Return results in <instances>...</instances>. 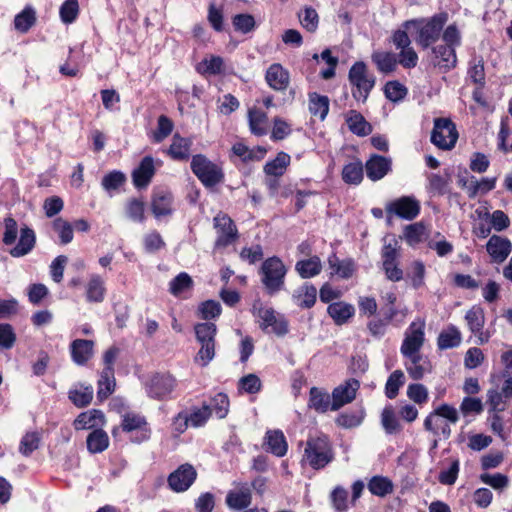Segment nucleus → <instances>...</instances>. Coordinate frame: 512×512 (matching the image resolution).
I'll return each mask as SVG.
<instances>
[{
    "label": "nucleus",
    "mask_w": 512,
    "mask_h": 512,
    "mask_svg": "<svg viewBox=\"0 0 512 512\" xmlns=\"http://www.w3.org/2000/svg\"><path fill=\"white\" fill-rule=\"evenodd\" d=\"M4 231L2 242L6 246L15 244L20 233L17 244L9 250V254L14 258H21L34 249L36 245V234L33 229L23 225L20 229L16 220L12 217H6L3 221Z\"/></svg>",
    "instance_id": "1"
},
{
    "label": "nucleus",
    "mask_w": 512,
    "mask_h": 512,
    "mask_svg": "<svg viewBox=\"0 0 512 512\" xmlns=\"http://www.w3.org/2000/svg\"><path fill=\"white\" fill-rule=\"evenodd\" d=\"M334 458L332 445L326 435L310 436L306 441L303 459L315 470L324 468Z\"/></svg>",
    "instance_id": "2"
},
{
    "label": "nucleus",
    "mask_w": 512,
    "mask_h": 512,
    "mask_svg": "<svg viewBox=\"0 0 512 512\" xmlns=\"http://www.w3.org/2000/svg\"><path fill=\"white\" fill-rule=\"evenodd\" d=\"M458 420L457 410L448 404H442L426 417L424 428L434 436H442L444 439H448L451 435L449 423L455 424Z\"/></svg>",
    "instance_id": "3"
},
{
    "label": "nucleus",
    "mask_w": 512,
    "mask_h": 512,
    "mask_svg": "<svg viewBox=\"0 0 512 512\" xmlns=\"http://www.w3.org/2000/svg\"><path fill=\"white\" fill-rule=\"evenodd\" d=\"M447 21L445 14H439L432 17L427 23L421 24L416 20L407 21L404 26L409 29L411 26L417 28L418 37L417 43L423 48H428L432 43L438 40L444 24Z\"/></svg>",
    "instance_id": "4"
},
{
    "label": "nucleus",
    "mask_w": 512,
    "mask_h": 512,
    "mask_svg": "<svg viewBox=\"0 0 512 512\" xmlns=\"http://www.w3.org/2000/svg\"><path fill=\"white\" fill-rule=\"evenodd\" d=\"M194 333L201 345L196 360L200 361L202 366H206L215 356L216 326L210 322L198 324L194 327Z\"/></svg>",
    "instance_id": "5"
},
{
    "label": "nucleus",
    "mask_w": 512,
    "mask_h": 512,
    "mask_svg": "<svg viewBox=\"0 0 512 512\" xmlns=\"http://www.w3.org/2000/svg\"><path fill=\"white\" fill-rule=\"evenodd\" d=\"M349 81L355 87L352 92L356 100L366 101L375 85V77L370 75L364 62H356L349 70Z\"/></svg>",
    "instance_id": "6"
},
{
    "label": "nucleus",
    "mask_w": 512,
    "mask_h": 512,
    "mask_svg": "<svg viewBox=\"0 0 512 512\" xmlns=\"http://www.w3.org/2000/svg\"><path fill=\"white\" fill-rule=\"evenodd\" d=\"M458 140L456 125L449 118H435L431 142L442 150H451Z\"/></svg>",
    "instance_id": "7"
},
{
    "label": "nucleus",
    "mask_w": 512,
    "mask_h": 512,
    "mask_svg": "<svg viewBox=\"0 0 512 512\" xmlns=\"http://www.w3.org/2000/svg\"><path fill=\"white\" fill-rule=\"evenodd\" d=\"M262 282L269 294L279 291L284 284L286 269L282 261L277 257L265 260L261 267Z\"/></svg>",
    "instance_id": "8"
},
{
    "label": "nucleus",
    "mask_w": 512,
    "mask_h": 512,
    "mask_svg": "<svg viewBox=\"0 0 512 512\" xmlns=\"http://www.w3.org/2000/svg\"><path fill=\"white\" fill-rule=\"evenodd\" d=\"M194 174L207 188L216 186L224 178L222 169L201 154L194 155Z\"/></svg>",
    "instance_id": "9"
},
{
    "label": "nucleus",
    "mask_w": 512,
    "mask_h": 512,
    "mask_svg": "<svg viewBox=\"0 0 512 512\" xmlns=\"http://www.w3.org/2000/svg\"><path fill=\"white\" fill-rule=\"evenodd\" d=\"M217 233L216 248H224L235 243L239 238L238 229L232 218L226 213L219 212L213 219Z\"/></svg>",
    "instance_id": "10"
},
{
    "label": "nucleus",
    "mask_w": 512,
    "mask_h": 512,
    "mask_svg": "<svg viewBox=\"0 0 512 512\" xmlns=\"http://www.w3.org/2000/svg\"><path fill=\"white\" fill-rule=\"evenodd\" d=\"M146 392L154 399H164L174 386L175 379L168 373H154L144 382Z\"/></svg>",
    "instance_id": "11"
},
{
    "label": "nucleus",
    "mask_w": 512,
    "mask_h": 512,
    "mask_svg": "<svg viewBox=\"0 0 512 512\" xmlns=\"http://www.w3.org/2000/svg\"><path fill=\"white\" fill-rule=\"evenodd\" d=\"M122 429L125 432L131 433V441L135 443H142L150 438V428L144 417L128 413L123 416Z\"/></svg>",
    "instance_id": "12"
},
{
    "label": "nucleus",
    "mask_w": 512,
    "mask_h": 512,
    "mask_svg": "<svg viewBox=\"0 0 512 512\" xmlns=\"http://www.w3.org/2000/svg\"><path fill=\"white\" fill-rule=\"evenodd\" d=\"M360 387V383L357 379L350 378L343 384L339 385L333 390L331 410L336 411L345 404L352 402L356 397V392Z\"/></svg>",
    "instance_id": "13"
},
{
    "label": "nucleus",
    "mask_w": 512,
    "mask_h": 512,
    "mask_svg": "<svg viewBox=\"0 0 512 512\" xmlns=\"http://www.w3.org/2000/svg\"><path fill=\"white\" fill-rule=\"evenodd\" d=\"M258 317L261 319L260 327L263 330L283 336L288 332L287 321L277 316L272 308H259Z\"/></svg>",
    "instance_id": "14"
},
{
    "label": "nucleus",
    "mask_w": 512,
    "mask_h": 512,
    "mask_svg": "<svg viewBox=\"0 0 512 512\" xmlns=\"http://www.w3.org/2000/svg\"><path fill=\"white\" fill-rule=\"evenodd\" d=\"M419 211V202L407 196L389 203L386 207L387 214H396L397 216L407 220L414 219L419 214Z\"/></svg>",
    "instance_id": "15"
},
{
    "label": "nucleus",
    "mask_w": 512,
    "mask_h": 512,
    "mask_svg": "<svg viewBox=\"0 0 512 512\" xmlns=\"http://www.w3.org/2000/svg\"><path fill=\"white\" fill-rule=\"evenodd\" d=\"M155 174L154 159L151 156H145L137 168L132 172L133 184L136 188H146Z\"/></svg>",
    "instance_id": "16"
},
{
    "label": "nucleus",
    "mask_w": 512,
    "mask_h": 512,
    "mask_svg": "<svg viewBox=\"0 0 512 512\" xmlns=\"http://www.w3.org/2000/svg\"><path fill=\"white\" fill-rule=\"evenodd\" d=\"M486 249L493 262L502 263L511 253L512 244L507 238L493 235L488 240Z\"/></svg>",
    "instance_id": "17"
},
{
    "label": "nucleus",
    "mask_w": 512,
    "mask_h": 512,
    "mask_svg": "<svg viewBox=\"0 0 512 512\" xmlns=\"http://www.w3.org/2000/svg\"><path fill=\"white\" fill-rule=\"evenodd\" d=\"M169 487L175 492L186 491L192 484V465L186 463L168 477Z\"/></svg>",
    "instance_id": "18"
},
{
    "label": "nucleus",
    "mask_w": 512,
    "mask_h": 512,
    "mask_svg": "<svg viewBox=\"0 0 512 512\" xmlns=\"http://www.w3.org/2000/svg\"><path fill=\"white\" fill-rule=\"evenodd\" d=\"M70 354L77 365H85L94 354V342L92 340L76 339L70 344Z\"/></svg>",
    "instance_id": "19"
},
{
    "label": "nucleus",
    "mask_w": 512,
    "mask_h": 512,
    "mask_svg": "<svg viewBox=\"0 0 512 512\" xmlns=\"http://www.w3.org/2000/svg\"><path fill=\"white\" fill-rule=\"evenodd\" d=\"M432 62L435 66L444 69L455 67L457 58L454 47L439 44L432 48Z\"/></svg>",
    "instance_id": "20"
},
{
    "label": "nucleus",
    "mask_w": 512,
    "mask_h": 512,
    "mask_svg": "<svg viewBox=\"0 0 512 512\" xmlns=\"http://www.w3.org/2000/svg\"><path fill=\"white\" fill-rule=\"evenodd\" d=\"M86 300L89 303H101L105 299V281L98 274H91L85 287Z\"/></svg>",
    "instance_id": "21"
},
{
    "label": "nucleus",
    "mask_w": 512,
    "mask_h": 512,
    "mask_svg": "<svg viewBox=\"0 0 512 512\" xmlns=\"http://www.w3.org/2000/svg\"><path fill=\"white\" fill-rule=\"evenodd\" d=\"M265 78L269 86L276 91H284L289 85V73L280 64H272Z\"/></svg>",
    "instance_id": "22"
},
{
    "label": "nucleus",
    "mask_w": 512,
    "mask_h": 512,
    "mask_svg": "<svg viewBox=\"0 0 512 512\" xmlns=\"http://www.w3.org/2000/svg\"><path fill=\"white\" fill-rule=\"evenodd\" d=\"M172 194L169 191L159 189L156 190L152 198V212L154 216L159 219L162 216H167L172 212Z\"/></svg>",
    "instance_id": "23"
},
{
    "label": "nucleus",
    "mask_w": 512,
    "mask_h": 512,
    "mask_svg": "<svg viewBox=\"0 0 512 512\" xmlns=\"http://www.w3.org/2000/svg\"><path fill=\"white\" fill-rule=\"evenodd\" d=\"M367 176L373 180L383 178L390 169V161L380 155H373L365 165Z\"/></svg>",
    "instance_id": "24"
},
{
    "label": "nucleus",
    "mask_w": 512,
    "mask_h": 512,
    "mask_svg": "<svg viewBox=\"0 0 512 512\" xmlns=\"http://www.w3.org/2000/svg\"><path fill=\"white\" fill-rule=\"evenodd\" d=\"M104 414L100 410L92 409L78 415L74 426L79 429H93L104 424Z\"/></svg>",
    "instance_id": "25"
},
{
    "label": "nucleus",
    "mask_w": 512,
    "mask_h": 512,
    "mask_svg": "<svg viewBox=\"0 0 512 512\" xmlns=\"http://www.w3.org/2000/svg\"><path fill=\"white\" fill-rule=\"evenodd\" d=\"M227 505L236 510L246 508L251 503V492L249 487L245 484L238 489L230 491L226 498Z\"/></svg>",
    "instance_id": "26"
},
{
    "label": "nucleus",
    "mask_w": 512,
    "mask_h": 512,
    "mask_svg": "<svg viewBox=\"0 0 512 512\" xmlns=\"http://www.w3.org/2000/svg\"><path fill=\"white\" fill-rule=\"evenodd\" d=\"M267 450L277 457H282L287 452V442L280 430H270L266 433Z\"/></svg>",
    "instance_id": "27"
},
{
    "label": "nucleus",
    "mask_w": 512,
    "mask_h": 512,
    "mask_svg": "<svg viewBox=\"0 0 512 512\" xmlns=\"http://www.w3.org/2000/svg\"><path fill=\"white\" fill-rule=\"evenodd\" d=\"M424 343V332L421 328L413 329L403 341L401 352L406 357H413Z\"/></svg>",
    "instance_id": "28"
},
{
    "label": "nucleus",
    "mask_w": 512,
    "mask_h": 512,
    "mask_svg": "<svg viewBox=\"0 0 512 512\" xmlns=\"http://www.w3.org/2000/svg\"><path fill=\"white\" fill-rule=\"evenodd\" d=\"M346 122L349 129L358 136H366L372 132V126L355 110L348 112Z\"/></svg>",
    "instance_id": "29"
},
{
    "label": "nucleus",
    "mask_w": 512,
    "mask_h": 512,
    "mask_svg": "<svg viewBox=\"0 0 512 512\" xmlns=\"http://www.w3.org/2000/svg\"><path fill=\"white\" fill-rule=\"evenodd\" d=\"M249 127L253 134L262 136L267 133V114L259 109L252 108L248 112Z\"/></svg>",
    "instance_id": "30"
},
{
    "label": "nucleus",
    "mask_w": 512,
    "mask_h": 512,
    "mask_svg": "<svg viewBox=\"0 0 512 512\" xmlns=\"http://www.w3.org/2000/svg\"><path fill=\"white\" fill-rule=\"evenodd\" d=\"M87 449L90 453L96 454L106 450L109 446V437L102 429H94L87 437Z\"/></svg>",
    "instance_id": "31"
},
{
    "label": "nucleus",
    "mask_w": 512,
    "mask_h": 512,
    "mask_svg": "<svg viewBox=\"0 0 512 512\" xmlns=\"http://www.w3.org/2000/svg\"><path fill=\"white\" fill-rule=\"evenodd\" d=\"M168 154L174 160H186L190 156V142L178 134L173 136L172 143L168 149Z\"/></svg>",
    "instance_id": "32"
},
{
    "label": "nucleus",
    "mask_w": 512,
    "mask_h": 512,
    "mask_svg": "<svg viewBox=\"0 0 512 512\" xmlns=\"http://www.w3.org/2000/svg\"><path fill=\"white\" fill-rule=\"evenodd\" d=\"M114 369H103L98 380L97 396L103 400L108 398L115 389Z\"/></svg>",
    "instance_id": "33"
},
{
    "label": "nucleus",
    "mask_w": 512,
    "mask_h": 512,
    "mask_svg": "<svg viewBox=\"0 0 512 512\" xmlns=\"http://www.w3.org/2000/svg\"><path fill=\"white\" fill-rule=\"evenodd\" d=\"M372 61L376 64L378 70L382 73L389 74L395 71L397 66V58L391 52H374Z\"/></svg>",
    "instance_id": "34"
},
{
    "label": "nucleus",
    "mask_w": 512,
    "mask_h": 512,
    "mask_svg": "<svg viewBox=\"0 0 512 512\" xmlns=\"http://www.w3.org/2000/svg\"><path fill=\"white\" fill-rule=\"evenodd\" d=\"M93 387L91 385L75 386L69 391V399L78 407L87 406L93 398Z\"/></svg>",
    "instance_id": "35"
},
{
    "label": "nucleus",
    "mask_w": 512,
    "mask_h": 512,
    "mask_svg": "<svg viewBox=\"0 0 512 512\" xmlns=\"http://www.w3.org/2000/svg\"><path fill=\"white\" fill-rule=\"evenodd\" d=\"M462 340L460 331L455 326H450L438 336V347L441 350L454 348L460 345Z\"/></svg>",
    "instance_id": "36"
},
{
    "label": "nucleus",
    "mask_w": 512,
    "mask_h": 512,
    "mask_svg": "<svg viewBox=\"0 0 512 512\" xmlns=\"http://www.w3.org/2000/svg\"><path fill=\"white\" fill-rule=\"evenodd\" d=\"M196 69L205 76L220 74L223 69V59L220 56L210 55L204 58Z\"/></svg>",
    "instance_id": "37"
},
{
    "label": "nucleus",
    "mask_w": 512,
    "mask_h": 512,
    "mask_svg": "<svg viewBox=\"0 0 512 512\" xmlns=\"http://www.w3.org/2000/svg\"><path fill=\"white\" fill-rule=\"evenodd\" d=\"M290 163V156L285 152H279L276 158L264 166V171L270 176H282Z\"/></svg>",
    "instance_id": "38"
},
{
    "label": "nucleus",
    "mask_w": 512,
    "mask_h": 512,
    "mask_svg": "<svg viewBox=\"0 0 512 512\" xmlns=\"http://www.w3.org/2000/svg\"><path fill=\"white\" fill-rule=\"evenodd\" d=\"M309 110L312 115L318 116L321 120L325 119L329 111V99L326 96H320L312 93L309 96Z\"/></svg>",
    "instance_id": "39"
},
{
    "label": "nucleus",
    "mask_w": 512,
    "mask_h": 512,
    "mask_svg": "<svg viewBox=\"0 0 512 512\" xmlns=\"http://www.w3.org/2000/svg\"><path fill=\"white\" fill-rule=\"evenodd\" d=\"M353 312L354 308L351 305L342 302L332 303L328 307L329 315L338 325L345 323L353 315Z\"/></svg>",
    "instance_id": "40"
},
{
    "label": "nucleus",
    "mask_w": 512,
    "mask_h": 512,
    "mask_svg": "<svg viewBox=\"0 0 512 512\" xmlns=\"http://www.w3.org/2000/svg\"><path fill=\"white\" fill-rule=\"evenodd\" d=\"M368 489L373 495L385 497L386 495L392 493L393 484L388 478L382 476H374L368 483Z\"/></svg>",
    "instance_id": "41"
},
{
    "label": "nucleus",
    "mask_w": 512,
    "mask_h": 512,
    "mask_svg": "<svg viewBox=\"0 0 512 512\" xmlns=\"http://www.w3.org/2000/svg\"><path fill=\"white\" fill-rule=\"evenodd\" d=\"M192 285L189 274L182 272L173 278L169 283V291L175 297H181Z\"/></svg>",
    "instance_id": "42"
},
{
    "label": "nucleus",
    "mask_w": 512,
    "mask_h": 512,
    "mask_svg": "<svg viewBox=\"0 0 512 512\" xmlns=\"http://www.w3.org/2000/svg\"><path fill=\"white\" fill-rule=\"evenodd\" d=\"M321 262L318 257H312L308 260L299 261L296 265V270L302 278H310L318 275L321 271Z\"/></svg>",
    "instance_id": "43"
},
{
    "label": "nucleus",
    "mask_w": 512,
    "mask_h": 512,
    "mask_svg": "<svg viewBox=\"0 0 512 512\" xmlns=\"http://www.w3.org/2000/svg\"><path fill=\"white\" fill-rule=\"evenodd\" d=\"M126 216L133 222H143L145 219V203L141 199H130L125 206Z\"/></svg>",
    "instance_id": "44"
},
{
    "label": "nucleus",
    "mask_w": 512,
    "mask_h": 512,
    "mask_svg": "<svg viewBox=\"0 0 512 512\" xmlns=\"http://www.w3.org/2000/svg\"><path fill=\"white\" fill-rule=\"evenodd\" d=\"M298 18L302 27L310 32L314 33L319 24V16L317 11L312 7H306L303 12L298 13Z\"/></svg>",
    "instance_id": "45"
},
{
    "label": "nucleus",
    "mask_w": 512,
    "mask_h": 512,
    "mask_svg": "<svg viewBox=\"0 0 512 512\" xmlns=\"http://www.w3.org/2000/svg\"><path fill=\"white\" fill-rule=\"evenodd\" d=\"M342 178L348 184H359L363 179V166L361 162H353L344 166Z\"/></svg>",
    "instance_id": "46"
},
{
    "label": "nucleus",
    "mask_w": 512,
    "mask_h": 512,
    "mask_svg": "<svg viewBox=\"0 0 512 512\" xmlns=\"http://www.w3.org/2000/svg\"><path fill=\"white\" fill-rule=\"evenodd\" d=\"M53 230L58 234L60 242L63 245L73 240V227L63 218H56L52 223Z\"/></svg>",
    "instance_id": "47"
},
{
    "label": "nucleus",
    "mask_w": 512,
    "mask_h": 512,
    "mask_svg": "<svg viewBox=\"0 0 512 512\" xmlns=\"http://www.w3.org/2000/svg\"><path fill=\"white\" fill-rule=\"evenodd\" d=\"M496 178H483L478 181L475 177H471L470 185L468 186V196L470 198L476 197L479 192L486 193L494 189Z\"/></svg>",
    "instance_id": "48"
},
{
    "label": "nucleus",
    "mask_w": 512,
    "mask_h": 512,
    "mask_svg": "<svg viewBox=\"0 0 512 512\" xmlns=\"http://www.w3.org/2000/svg\"><path fill=\"white\" fill-rule=\"evenodd\" d=\"M126 181V176L124 173L118 170H114L106 174L102 179V187L108 193H111L114 190H117L120 186H122Z\"/></svg>",
    "instance_id": "49"
},
{
    "label": "nucleus",
    "mask_w": 512,
    "mask_h": 512,
    "mask_svg": "<svg viewBox=\"0 0 512 512\" xmlns=\"http://www.w3.org/2000/svg\"><path fill=\"white\" fill-rule=\"evenodd\" d=\"M468 327L472 333L477 334L483 329L484 326V313L480 308H472L467 311L465 315Z\"/></svg>",
    "instance_id": "50"
},
{
    "label": "nucleus",
    "mask_w": 512,
    "mask_h": 512,
    "mask_svg": "<svg viewBox=\"0 0 512 512\" xmlns=\"http://www.w3.org/2000/svg\"><path fill=\"white\" fill-rule=\"evenodd\" d=\"M330 406V396L313 387L310 390V407L318 412H326Z\"/></svg>",
    "instance_id": "51"
},
{
    "label": "nucleus",
    "mask_w": 512,
    "mask_h": 512,
    "mask_svg": "<svg viewBox=\"0 0 512 512\" xmlns=\"http://www.w3.org/2000/svg\"><path fill=\"white\" fill-rule=\"evenodd\" d=\"M404 384V373L401 370H395L389 376L385 392L389 399H394L398 395L399 388Z\"/></svg>",
    "instance_id": "52"
},
{
    "label": "nucleus",
    "mask_w": 512,
    "mask_h": 512,
    "mask_svg": "<svg viewBox=\"0 0 512 512\" xmlns=\"http://www.w3.org/2000/svg\"><path fill=\"white\" fill-rule=\"evenodd\" d=\"M35 22V12L32 8H25L14 19L15 29L20 32H27Z\"/></svg>",
    "instance_id": "53"
},
{
    "label": "nucleus",
    "mask_w": 512,
    "mask_h": 512,
    "mask_svg": "<svg viewBox=\"0 0 512 512\" xmlns=\"http://www.w3.org/2000/svg\"><path fill=\"white\" fill-rule=\"evenodd\" d=\"M173 130L172 121L165 115H161L157 121V128L153 132V141L156 143L162 142L166 139Z\"/></svg>",
    "instance_id": "54"
},
{
    "label": "nucleus",
    "mask_w": 512,
    "mask_h": 512,
    "mask_svg": "<svg viewBox=\"0 0 512 512\" xmlns=\"http://www.w3.org/2000/svg\"><path fill=\"white\" fill-rule=\"evenodd\" d=\"M59 13L62 22L66 24L74 22L79 13L78 0H66L61 5Z\"/></svg>",
    "instance_id": "55"
},
{
    "label": "nucleus",
    "mask_w": 512,
    "mask_h": 512,
    "mask_svg": "<svg viewBox=\"0 0 512 512\" xmlns=\"http://www.w3.org/2000/svg\"><path fill=\"white\" fill-rule=\"evenodd\" d=\"M381 421L385 431L388 434L400 432L401 424L398 421L392 408H385L381 414Z\"/></svg>",
    "instance_id": "56"
},
{
    "label": "nucleus",
    "mask_w": 512,
    "mask_h": 512,
    "mask_svg": "<svg viewBox=\"0 0 512 512\" xmlns=\"http://www.w3.org/2000/svg\"><path fill=\"white\" fill-rule=\"evenodd\" d=\"M425 233L426 228L422 223H414L405 228L404 235L407 243L414 246L423 240Z\"/></svg>",
    "instance_id": "57"
},
{
    "label": "nucleus",
    "mask_w": 512,
    "mask_h": 512,
    "mask_svg": "<svg viewBox=\"0 0 512 512\" xmlns=\"http://www.w3.org/2000/svg\"><path fill=\"white\" fill-rule=\"evenodd\" d=\"M40 436L37 432H28L21 439L19 451L24 456H29L33 451L38 449Z\"/></svg>",
    "instance_id": "58"
},
{
    "label": "nucleus",
    "mask_w": 512,
    "mask_h": 512,
    "mask_svg": "<svg viewBox=\"0 0 512 512\" xmlns=\"http://www.w3.org/2000/svg\"><path fill=\"white\" fill-rule=\"evenodd\" d=\"M236 31L244 34L251 32L255 28V19L251 14H237L232 19Z\"/></svg>",
    "instance_id": "59"
},
{
    "label": "nucleus",
    "mask_w": 512,
    "mask_h": 512,
    "mask_svg": "<svg viewBox=\"0 0 512 512\" xmlns=\"http://www.w3.org/2000/svg\"><path fill=\"white\" fill-rule=\"evenodd\" d=\"M16 342V334L13 327L7 323L0 324V350L11 349Z\"/></svg>",
    "instance_id": "60"
},
{
    "label": "nucleus",
    "mask_w": 512,
    "mask_h": 512,
    "mask_svg": "<svg viewBox=\"0 0 512 512\" xmlns=\"http://www.w3.org/2000/svg\"><path fill=\"white\" fill-rule=\"evenodd\" d=\"M198 313L202 319H213L220 315L221 305L218 301L215 300L204 301L199 305Z\"/></svg>",
    "instance_id": "61"
},
{
    "label": "nucleus",
    "mask_w": 512,
    "mask_h": 512,
    "mask_svg": "<svg viewBox=\"0 0 512 512\" xmlns=\"http://www.w3.org/2000/svg\"><path fill=\"white\" fill-rule=\"evenodd\" d=\"M208 406L211 407V411L213 410L219 419H223L228 414L229 399L225 394L219 393L211 400Z\"/></svg>",
    "instance_id": "62"
},
{
    "label": "nucleus",
    "mask_w": 512,
    "mask_h": 512,
    "mask_svg": "<svg viewBox=\"0 0 512 512\" xmlns=\"http://www.w3.org/2000/svg\"><path fill=\"white\" fill-rule=\"evenodd\" d=\"M384 92L389 100L397 102L406 96L407 89L398 81H390L386 83Z\"/></svg>",
    "instance_id": "63"
},
{
    "label": "nucleus",
    "mask_w": 512,
    "mask_h": 512,
    "mask_svg": "<svg viewBox=\"0 0 512 512\" xmlns=\"http://www.w3.org/2000/svg\"><path fill=\"white\" fill-rule=\"evenodd\" d=\"M480 480L496 490L505 489L509 483L508 477L501 473H496L493 475L484 473L480 475Z\"/></svg>",
    "instance_id": "64"
}]
</instances>
